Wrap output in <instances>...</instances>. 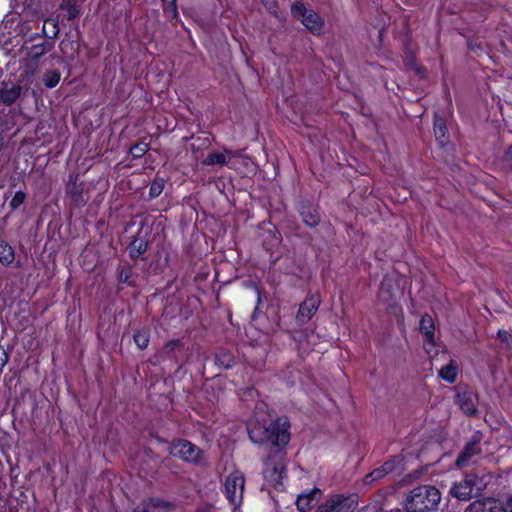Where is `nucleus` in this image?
I'll return each mask as SVG.
<instances>
[{
  "instance_id": "nucleus-26",
  "label": "nucleus",
  "mask_w": 512,
  "mask_h": 512,
  "mask_svg": "<svg viewBox=\"0 0 512 512\" xmlns=\"http://www.w3.org/2000/svg\"><path fill=\"white\" fill-rule=\"evenodd\" d=\"M217 363L224 368H230L234 362L233 356L229 352H221L216 356Z\"/></svg>"
},
{
  "instance_id": "nucleus-19",
  "label": "nucleus",
  "mask_w": 512,
  "mask_h": 512,
  "mask_svg": "<svg viewBox=\"0 0 512 512\" xmlns=\"http://www.w3.org/2000/svg\"><path fill=\"white\" fill-rule=\"evenodd\" d=\"M458 374V366L454 361L442 367L439 371L440 377L448 383H454Z\"/></svg>"
},
{
  "instance_id": "nucleus-37",
  "label": "nucleus",
  "mask_w": 512,
  "mask_h": 512,
  "mask_svg": "<svg viewBox=\"0 0 512 512\" xmlns=\"http://www.w3.org/2000/svg\"><path fill=\"white\" fill-rule=\"evenodd\" d=\"M265 6L268 7L269 10L273 9V2L271 0H262Z\"/></svg>"
},
{
  "instance_id": "nucleus-11",
  "label": "nucleus",
  "mask_w": 512,
  "mask_h": 512,
  "mask_svg": "<svg viewBox=\"0 0 512 512\" xmlns=\"http://www.w3.org/2000/svg\"><path fill=\"white\" fill-rule=\"evenodd\" d=\"M239 155V152L227 149H225L223 152H211L203 160V164L206 166H223L227 165L233 157H238Z\"/></svg>"
},
{
  "instance_id": "nucleus-34",
  "label": "nucleus",
  "mask_w": 512,
  "mask_h": 512,
  "mask_svg": "<svg viewBox=\"0 0 512 512\" xmlns=\"http://www.w3.org/2000/svg\"><path fill=\"white\" fill-rule=\"evenodd\" d=\"M498 335H499V337L501 338V340H503V341H508V340H509V338H511V341H512V337H511V336L509 335V333H508V332H506V331H501V330H500V331L498 332Z\"/></svg>"
},
{
  "instance_id": "nucleus-23",
  "label": "nucleus",
  "mask_w": 512,
  "mask_h": 512,
  "mask_svg": "<svg viewBox=\"0 0 512 512\" xmlns=\"http://www.w3.org/2000/svg\"><path fill=\"white\" fill-rule=\"evenodd\" d=\"M149 333L147 330H140L134 334V341L140 349H145L149 344Z\"/></svg>"
},
{
  "instance_id": "nucleus-2",
  "label": "nucleus",
  "mask_w": 512,
  "mask_h": 512,
  "mask_svg": "<svg viewBox=\"0 0 512 512\" xmlns=\"http://www.w3.org/2000/svg\"><path fill=\"white\" fill-rule=\"evenodd\" d=\"M289 422L286 418H277L269 426L260 423L248 425L249 438L252 442L262 444L270 442L273 446L283 448L289 442Z\"/></svg>"
},
{
  "instance_id": "nucleus-10",
  "label": "nucleus",
  "mask_w": 512,
  "mask_h": 512,
  "mask_svg": "<svg viewBox=\"0 0 512 512\" xmlns=\"http://www.w3.org/2000/svg\"><path fill=\"white\" fill-rule=\"evenodd\" d=\"M474 487V476L467 475L462 482L452 486L450 493L461 501H467L472 497Z\"/></svg>"
},
{
  "instance_id": "nucleus-1",
  "label": "nucleus",
  "mask_w": 512,
  "mask_h": 512,
  "mask_svg": "<svg viewBox=\"0 0 512 512\" xmlns=\"http://www.w3.org/2000/svg\"><path fill=\"white\" fill-rule=\"evenodd\" d=\"M14 20L6 19L0 25V45L5 54L10 55L12 59H18L21 67H25V71L21 74V83L28 90V85L32 81L34 72L37 68L38 59L45 53V45L31 44L30 41H23V37L19 34L13 37H6V33H10Z\"/></svg>"
},
{
  "instance_id": "nucleus-12",
  "label": "nucleus",
  "mask_w": 512,
  "mask_h": 512,
  "mask_svg": "<svg viewBox=\"0 0 512 512\" xmlns=\"http://www.w3.org/2000/svg\"><path fill=\"white\" fill-rule=\"evenodd\" d=\"M401 460L395 458L393 460L385 462L380 468L373 470L370 474L366 476V483L371 484L379 479L383 478L385 475L393 473L396 469V463H400Z\"/></svg>"
},
{
  "instance_id": "nucleus-14",
  "label": "nucleus",
  "mask_w": 512,
  "mask_h": 512,
  "mask_svg": "<svg viewBox=\"0 0 512 512\" xmlns=\"http://www.w3.org/2000/svg\"><path fill=\"white\" fill-rule=\"evenodd\" d=\"M320 494L321 491L317 488H314L307 493L300 494L296 500L298 510L301 512L309 510L314 505Z\"/></svg>"
},
{
  "instance_id": "nucleus-41",
  "label": "nucleus",
  "mask_w": 512,
  "mask_h": 512,
  "mask_svg": "<svg viewBox=\"0 0 512 512\" xmlns=\"http://www.w3.org/2000/svg\"><path fill=\"white\" fill-rule=\"evenodd\" d=\"M24 29H25V25L23 24V25L20 26V32L23 33Z\"/></svg>"
},
{
  "instance_id": "nucleus-8",
  "label": "nucleus",
  "mask_w": 512,
  "mask_h": 512,
  "mask_svg": "<svg viewBox=\"0 0 512 512\" xmlns=\"http://www.w3.org/2000/svg\"><path fill=\"white\" fill-rule=\"evenodd\" d=\"M320 305V299L317 296H311L304 300L298 309L296 321L302 325L308 322L316 313Z\"/></svg>"
},
{
  "instance_id": "nucleus-13",
  "label": "nucleus",
  "mask_w": 512,
  "mask_h": 512,
  "mask_svg": "<svg viewBox=\"0 0 512 512\" xmlns=\"http://www.w3.org/2000/svg\"><path fill=\"white\" fill-rule=\"evenodd\" d=\"M345 499L341 496L331 498L326 503L319 506V512H352V507L347 506Z\"/></svg>"
},
{
  "instance_id": "nucleus-22",
  "label": "nucleus",
  "mask_w": 512,
  "mask_h": 512,
  "mask_svg": "<svg viewBox=\"0 0 512 512\" xmlns=\"http://www.w3.org/2000/svg\"><path fill=\"white\" fill-rule=\"evenodd\" d=\"M61 74L57 70H48L43 76L44 85L47 88H54L60 81Z\"/></svg>"
},
{
  "instance_id": "nucleus-15",
  "label": "nucleus",
  "mask_w": 512,
  "mask_h": 512,
  "mask_svg": "<svg viewBox=\"0 0 512 512\" xmlns=\"http://www.w3.org/2000/svg\"><path fill=\"white\" fill-rule=\"evenodd\" d=\"M21 92L22 86L20 85H4L0 88V102L11 105L20 97Z\"/></svg>"
},
{
  "instance_id": "nucleus-33",
  "label": "nucleus",
  "mask_w": 512,
  "mask_h": 512,
  "mask_svg": "<svg viewBox=\"0 0 512 512\" xmlns=\"http://www.w3.org/2000/svg\"><path fill=\"white\" fill-rule=\"evenodd\" d=\"M154 507H164V508H167L168 505L166 502L160 500V499H151V502H150Z\"/></svg>"
},
{
  "instance_id": "nucleus-4",
  "label": "nucleus",
  "mask_w": 512,
  "mask_h": 512,
  "mask_svg": "<svg viewBox=\"0 0 512 512\" xmlns=\"http://www.w3.org/2000/svg\"><path fill=\"white\" fill-rule=\"evenodd\" d=\"M263 475L265 481L271 486L277 487L282 484V480L285 476L282 453H276L268 457L264 463Z\"/></svg>"
},
{
  "instance_id": "nucleus-32",
  "label": "nucleus",
  "mask_w": 512,
  "mask_h": 512,
  "mask_svg": "<svg viewBox=\"0 0 512 512\" xmlns=\"http://www.w3.org/2000/svg\"><path fill=\"white\" fill-rule=\"evenodd\" d=\"M502 509L504 512H512V495L505 500Z\"/></svg>"
},
{
  "instance_id": "nucleus-40",
  "label": "nucleus",
  "mask_w": 512,
  "mask_h": 512,
  "mask_svg": "<svg viewBox=\"0 0 512 512\" xmlns=\"http://www.w3.org/2000/svg\"><path fill=\"white\" fill-rule=\"evenodd\" d=\"M68 45H71L72 47L74 46V45H73V43H70V42H66V43H65V42H63V43H62V47H63V48H64V47H66V46H68Z\"/></svg>"
},
{
  "instance_id": "nucleus-18",
  "label": "nucleus",
  "mask_w": 512,
  "mask_h": 512,
  "mask_svg": "<svg viewBox=\"0 0 512 512\" xmlns=\"http://www.w3.org/2000/svg\"><path fill=\"white\" fill-rule=\"evenodd\" d=\"M15 259L14 249L4 240H0V262L8 266Z\"/></svg>"
},
{
  "instance_id": "nucleus-27",
  "label": "nucleus",
  "mask_w": 512,
  "mask_h": 512,
  "mask_svg": "<svg viewBox=\"0 0 512 512\" xmlns=\"http://www.w3.org/2000/svg\"><path fill=\"white\" fill-rule=\"evenodd\" d=\"M25 199L26 194L23 191H17L9 202V207L11 210H16L24 203Z\"/></svg>"
},
{
  "instance_id": "nucleus-30",
  "label": "nucleus",
  "mask_w": 512,
  "mask_h": 512,
  "mask_svg": "<svg viewBox=\"0 0 512 512\" xmlns=\"http://www.w3.org/2000/svg\"><path fill=\"white\" fill-rule=\"evenodd\" d=\"M461 409L468 415H472L476 411L474 404L469 400L461 401Z\"/></svg>"
},
{
  "instance_id": "nucleus-17",
  "label": "nucleus",
  "mask_w": 512,
  "mask_h": 512,
  "mask_svg": "<svg viewBox=\"0 0 512 512\" xmlns=\"http://www.w3.org/2000/svg\"><path fill=\"white\" fill-rule=\"evenodd\" d=\"M300 215L302 217L303 222L310 227L316 226L320 221L318 211L312 206L303 205L300 208Z\"/></svg>"
},
{
  "instance_id": "nucleus-5",
  "label": "nucleus",
  "mask_w": 512,
  "mask_h": 512,
  "mask_svg": "<svg viewBox=\"0 0 512 512\" xmlns=\"http://www.w3.org/2000/svg\"><path fill=\"white\" fill-rule=\"evenodd\" d=\"M245 479L241 472H232L225 480V495L236 512L237 507L242 503Z\"/></svg>"
},
{
  "instance_id": "nucleus-21",
  "label": "nucleus",
  "mask_w": 512,
  "mask_h": 512,
  "mask_svg": "<svg viewBox=\"0 0 512 512\" xmlns=\"http://www.w3.org/2000/svg\"><path fill=\"white\" fill-rule=\"evenodd\" d=\"M61 9L67 11L69 19H73L80 13V3L78 0H63Z\"/></svg>"
},
{
  "instance_id": "nucleus-31",
  "label": "nucleus",
  "mask_w": 512,
  "mask_h": 512,
  "mask_svg": "<svg viewBox=\"0 0 512 512\" xmlns=\"http://www.w3.org/2000/svg\"><path fill=\"white\" fill-rule=\"evenodd\" d=\"M163 1L165 3H167L165 10L171 12L174 16L177 15L176 0H163Z\"/></svg>"
},
{
  "instance_id": "nucleus-9",
  "label": "nucleus",
  "mask_w": 512,
  "mask_h": 512,
  "mask_svg": "<svg viewBox=\"0 0 512 512\" xmlns=\"http://www.w3.org/2000/svg\"><path fill=\"white\" fill-rule=\"evenodd\" d=\"M481 441V435L479 432H476L472 439L466 444L464 447V450L459 455V457L456 460V466L458 468H462L466 466L474 455H477L480 453V449L478 447V444Z\"/></svg>"
},
{
  "instance_id": "nucleus-25",
  "label": "nucleus",
  "mask_w": 512,
  "mask_h": 512,
  "mask_svg": "<svg viewBox=\"0 0 512 512\" xmlns=\"http://www.w3.org/2000/svg\"><path fill=\"white\" fill-rule=\"evenodd\" d=\"M146 250V244L140 240L135 239L130 246V255L131 257H138L142 253H144Z\"/></svg>"
},
{
  "instance_id": "nucleus-39",
  "label": "nucleus",
  "mask_w": 512,
  "mask_h": 512,
  "mask_svg": "<svg viewBox=\"0 0 512 512\" xmlns=\"http://www.w3.org/2000/svg\"><path fill=\"white\" fill-rule=\"evenodd\" d=\"M128 279V274H124L123 272L120 274V280L126 281Z\"/></svg>"
},
{
  "instance_id": "nucleus-24",
  "label": "nucleus",
  "mask_w": 512,
  "mask_h": 512,
  "mask_svg": "<svg viewBox=\"0 0 512 512\" xmlns=\"http://www.w3.org/2000/svg\"><path fill=\"white\" fill-rule=\"evenodd\" d=\"M164 186H165L164 179H162V178L154 179V181L152 182V184L150 186V190H149L150 197L151 198L158 197L163 192Z\"/></svg>"
},
{
  "instance_id": "nucleus-29",
  "label": "nucleus",
  "mask_w": 512,
  "mask_h": 512,
  "mask_svg": "<svg viewBox=\"0 0 512 512\" xmlns=\"http://www.w3.org/2000/svg\"><path fill=\"white\" fill-rule=\"evenodd\" d=\"M147 151V144H137L131 148V154L134 157H141Z\"/></svg>"
},
{
  "instance_id": "nucleus-28",
  "label": "nucleus",
  "mask_w": 512,
  "mask_h": 512,
  "mask_svg": "<svg viewBox=\"0 0 512 512\" xmlns=\"http://www.w3.org/2000/svg\"><path fill=\"white\" fill-rule=\"evenodd\" d=\"M434 132L437 138H444L447 133V128L442 120L436 119L434 123Z\"/></svg>"
},
{
  "instance_id": "nucleus-16",
  "label": "nucleus",
  "mask_w": 512,
  "mask_h": 512,
  "mask_svg": "<svg viewBox=\"0 0 512 512\" xmlns=\"http://www.w3.org/2000/svg\"><path fill=\"white\" fill-rule=\"evenodd\" d=\"M420 330L425 335V346L428 353L431 352L427 345L434 346V323L430 315H424L420 320Z\"/></svg>"
},
{
  "instance_id": "nucleus-7",
  "label": "nucleus",
  "mask_w": 512,
  "mask_h": 512,
  "mask_svg": "<svg viewBox=\"0 0 512 512\" xmlns=\"http://www.w3.org/2000/svg\"><path fill=\"white\" fill-rule=\"evenodd\" d=\"M170 454L185 461L202 464L203 455L201 450L187 440L173 442L169 448Z\"/></svg>"
},
{
  "instance_id": "nucleus-6",
  "label": "nucleus",
  "mask_w": 512,
  "mask_h": 512,
  "mask_svg": "<svg viewBox=\"0 0 512 512\" xmlns=\"http://www.w3.org/2000/svg\"><path fill=\"white\" fill-rule=\"evenodd\" d=\"M291 13L313 34H320L322 32L324 22L321 17L315 11L306 9L302 3L292 5Z\"/></svg>"
},
{
  "instance_id": "nucleus-36",
  "label": "nucleus",
  "mask_w": 512,
  "mask_h": 512,
  "mask_svg": "<svg viewBox=\"0 0 512 512\" xmlns=\"http://www.w3.org/2000/svg\"><path fill=\"white\" fill-rule=\"evenodd\" d=\"M506 159L512 165V145L509 147L506 153Z\"/></svg>"
},
{
  "instance_id": "nucleus-20",
  "label": "nucleus",
  "mask_w": 512,
  "mask_h": 512,
  "mask_svg": "<svg viewBox=\"0 0 512 512\" xmlns=\"http://www.w3.org/2000/svg\"><path fill=\"white\" fill-rule=\"evenodd\" d=\"M379 302L387 303L389 306L394 305L393 292L387 281H383L378 293Z\"/></svg>"
},
{
  "instance_id": "nucleus-3",
  "label": "nucleus",
  "mask_w": 512,
  "mask_h": 512,
  "mask_svg": "<svg viewBox=\"0 0 512 512\" xmlns=\"http://www.w3.org/2000/svg\"><path fill=\"white\" fill-rule=\"evenodd\" d=\"M441 501V493L437 488L423 485L414 488L406 500L408 512H428L436 510Z\"/></svg>"
},
{
  "instance_id": "nucleus-38",
  "label": "nucleus",
  "mask_w": 512,
  "mask_h": 512,
  "mask_svg": "<svg viewBox=\"0 0 512 512\" xmlns=\"http://www.w3.org/2000/svg\"><path fill=\"white\" fill-rule=\"evenodd\" d=\"M178 344V341H172L167 344V348L174 349V347Z\"/></svg>"
},
{
  "instance_id": "nucleus-35",
  "label": "nucleus",
  "mask_w": 512,
  "mask_h": 512,
  "mask_svg": "<svg viewBox=\"0 0 512 512\" xmlns=\"http://www.w3.org/2000/svg\"><path fill=\"white\" fill-rule=\"evenodd\" d=\"M7 361V355L4 350L0 349V367H3Z\"/></svg>"
}]
</instances>
